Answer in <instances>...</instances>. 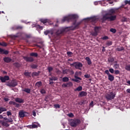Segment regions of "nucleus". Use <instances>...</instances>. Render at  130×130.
<instances>
[{
  "mask_svg": "<svg viewBox=\"0 0 130 130\" xmlns=\"http://www.w3.org/2000/svg\"><path fill=\"white\" fill-rule=\"evenodd\" d=\"M77 18L78 16L77 15H70L68 16L64 17L61 21L62 23L66 22V21H67V22H70V21H75L73 22V25H75V27H69V30H75V29L78 28L79 26H80V25L81 24V22H78L77 23V20H76V19H77Z\"/></svg>",
  "mask_w": 130,
  "mask_h": 130,
  "instance_id": "1",
  "label": "nucleus"
},
{
  "mask_svg": "<svg viewBox=\"0 0 130 130\" xmlns=\"http://www.w3.org/2000/svg\"><path fill=\"white\" fill-rule=\"evenodd\" d=\"M116 19V16L115 15H111L109 13H107L103 15L102 20L103 22L107 21V20H109V21H114Z\"/></svg>",
  "mask_w": 130,
  "mask_h": 130,
  "instance_id": "2",
  "label": "nucleus"
},
{
  "mask_svg": "<svg viewBox=\"0 0 130 130\" xmlns=\"http://www.w3.org/2000/svg\"><path fill=\"white\" fill-rule=\"evenodd\" d=\"M81 123V120L79 119H71L70 121V125L73 127H76Z\"/></svg>",
  "mask_w": 130,
  "mask_h": 130,
  "instance_id": "3",
  "label": "nucleus"
},
{
  "mask_svg": "<svg viewBox=\"0 0 130 130\" xmlns=\"http://www.w3.org/2000/svg\"><path fill=\"white\" fill-rule=\"evenodd\" d=\"M71 67H74L76 70H82V68H83V64L82 63L77 61L74 62L73 63L70 64Z\"/></svg>",
  "mask_w": 130,
  "mask_h": 130,
  "instance_id": "4",
  "label": "nucleus"
},
{
  "mask_svg": "<svg viewBox=\"0 0 130 130\" xmlns=\"http://www.w3.org/2000/svg\"><path fill=\"white\" fill-rule=\"evenodd\" d=\"M105 97L108 101L112 100L114 99L115 94L113 92H111L109 93H107L105 95Z\"/></svg>",
  "mask_w": 130,
  "mask_h": 130,
  "instance_id": "5",
  "label": "nucleus"
},
{
  "mask_svg": "<svg viewBox=\"0 0 130 130\" xmlns=\"http://www.w3.org/2000/svg\"><path fill=\"white\" fill-rule=\"evenodd\" d=\"M69 30V27L66 28H62V29L58 30L56 34L57 36H59V35H60V34H62L64 33V32H67V31Z\"/></svg>",
  "mask_w": 130,
  "mask_h": 130,
  "instance_id": "6",
  "label": "nucleus"
},
{
  "mask_svg": "<svg viewBox=\"0 0 130 130\" xmlns=\"http://www.w3.org/2000/svg\"><path fill=\"white\" fill-rule=\"evenodd\" d=\"M23 58L24 59V60L25 61H27V62H33V61L34 60V58L32 57H28V56H23Z\"/></svg>",
  "mask_w": 130,
  "mask_h": 130,
  "instance_id": "7",
  "label": "nucleus"
},
{
  "mask_svg": "<svg viewBox=\"0 0 130 130\" xmlns=\"http://www.w3.org/2000/svg\"><path fill=\"white\" fill-rule=\"evenodd\" d=\"M10 80V77L9 76H5L4 77H0V80L2 83H6V81Z\"/></svg>",
  "mask_w": 130,
  "mask_h": 130,
  "instance_id": "8",
  "label": "nucleus"
},
{
  "mask_svg": "<svg viewBox=\"0 0 130 130\" xmlns=\"http://www.w3.org/2000/svg\"><path fill=\"white\" fill-rule=\"evenodd\" d=\"M19 115L20 117H25L26 116H28L29 115V113L24 111H20L19 112Z\"/></svg>",
  "mask_w": 130,
  "mask_h": 130,
  "instance_id": "9",
  "label": "nucleus"
},
{
  "mask_svg": "<svg viewBox=\"0 0 130 130\" xmlns=\"http://www.w3.org/2000/svg\"><path fill=\"white\" fill-rule=\"evenodd\" d=\"M18 85V83L16 81H12L7 84L8 87H16Z\"/></svg>",
  "mask_w": 130,
  "mask_h": 130,
  "instance_id": "10",
  "label": "nucleus"
},
{
  "mask_svg": "<svg viewBox=\"0 0 130 130\" xmlns=\"http://www.w3.org/2000/svg\"><path fill=\"white\" fill-rule=\"evenodd\" d=\"M88 93L86 91H80L78 95V97H86Z\"/></svg>",
  "mask_w": 130,
  "mask_h": 130,
  "instance_id": "11",
  "label": "nucleus"
},
{
  "mask_svg": "<svg viewBox=\"0 0 130 130\" xmlns=\"http://www.w3.org/2000/svg\"><path fill=\"white\" fill-rule=\"evenodd\" d=\"M3 60L4 61H5V62H7V63H9V62H11V61H12V58H11V57H5L3 58Z\"/></svg>",
  "mask_w": 130,
  "mask_h": 130,
  "instance_id": "12",
  "label": "nucleus"
},
{
  "mask_svg": "<svg viewBox=\"0 0 130 130\" xmlns=\"http://www.w3.org/2000/svg\"><path fill=\"white\" fill-rule=\"evenodd\" d=\"M0 54H9V51L0 48Z\"/></svg>",
  "mask_w": 130,
  "mask_h": 130,
  "instance_id": "13",
  "label": "nucleus"
},
{
  "mask_svg": "<svg viewBox=\"0 0 130 130\" xmlns=\"http://www.w3.org/2000/svg\"><path fill=\"white\" fill-rule=\"evenodd\" d=\"M15 101L16 102H17V103H24V102H25L23 99H20L19 98L15 99Z\"/></svg>",
  "mask_w": 130,
  "mask_h": 130,
  "instance_id": "14",
  "label": "nucleus"
},
{
  "mask_svg": "<svg viewBox=\"0 0 130 130\" xmlns=\"http://www.w3.org/2000/svg\"><path fill=\"white\" fill-rule=\"evenodd\" d=\"M40 73H41L40 71H38V72H33L31 74V76L32 78H34V77H38Z\"/></svg>",
  "mask_w": 130,
  "mask_h": 130,
  "instance_id": "15",
  "label": "nucleus"
},
{
  "mask_svg": "<svg viewBox=\"0 0 130 130\" xmlns=\"http://www.w3.org/2000/svg\"><path fill=\"white\" fill-rule=\"evenodd\" d=\"M108 80L110 82H113V81H114V76H113V75L110 74L109 76H108Z\"/></svg>",
  "mask_w": 130,
  "mask_h": 130,
  "instance_id": "16",
  "label": "nucleus"
},
{
  "mask_svg": "<svg viewBox=\"0 0 130 130\" xmlns=\"http://www.w3.org/2000/svg\"><path fill=\"white\" fill-rule=\"evenodd\" d=\"M85 60L87 61V64H88V66H91V64H92V61H91V59H90V57H86Z\"/></svg>",
  "mask_w": 130,
  "mask_h": 130,
  "instance_id": "17",
  "label": "nucleus"
},
{
  "mask_svg": "<svg viewBox=\"0 0 130 130\" xmlns=\"http://www.w3.org/2000/svg\"><path fill=\"white\" fill-rule=\"evenodd\" d=\"M10 104H12V105H14L15 107H20V104H17V103L13 101H11L9 102Z\"/></svg>",
  "mask_w": 130,
  "mask_h": 130,
  "instance_id": "18",
  "label": "nucleus"
},
{
  "mask_svg": "<svg viewBox=\"0 0 130 130\" xmlns=\"http://www.w3.org/2000/svg\"><path fill=\"white\" fill-rule=\"evenodd\" d=\"M99 29H100V27H99V26H96L94 27V31L95 32L93 34L94 36H97V33L98 31H99Z\"/></svg>",
  "mask_w": 130,
  "mask_h": 130,
  "instance_id": "19",
  "label": "nucleus"
},
{
  "mask_svg": "<svg viewBox=\"0 0 130 130\" xmlns=\"http://www.w3.org/2000/svg\"><path fill=\"white\" fill-rule=\"evenodd\" d=\"M75 79H73V81H74V82H76V83H79V80H82V78H81L80 77H79L77 76H75Z\"/></svg>",
  "mask_w": 130,
  "mask_h": 130,
  "instance_id": "20",
  "label": "nucleus"
},
{
  "mask_svg": "<svg viewBox=\"0 0 130 130\" xmlns=\"http://www.w3.org/2000/svg\"><path fill=\"white\" fill-rule=\"evenodd\" d=\"M40 21L41 23H43V24H44V25H45L46 23H48V19H41Z\"/></svg>",
  "mask_w": 130,
  "mask_h": 130,
  "instance_id": "21",
  "label": "nucleus"
},
{
  "mask_svg": "<svg viewBox=\"0 0 130 130\" xmlns=\"http://www.w3.org/2000/svg\"><path fill=\"white\" fill-rule=\"evenodd\" d=\"M30 56H34V57H37L38 56V53L35 52H32L29 54Z\"/></svg>",
  "mask_w": 130,
  "mask_h": 130,
  "instance_id": "22",
  "label": "nucleus"
},
{
  "mask_svg": "<svg viewBox=\"0 0 130 130\" xmlns=\"http://www.w3.org/2000/svg\"><path fill=\"white\" fill-rule=\"evenodd\" d=\"M2 126H6V127H8L10 126V124L8 123V121H5L3 120V124L2 125Z\"/></svg>",
  "mask_w": 130,
  "mask_h": 130,
  "instance_id": "23",
  "label": "nucleus"
},
{
  "mask_svg": "<svg viewBox=\"0 0 130 130\" xmlns=\"http://www.w3.org/2000/svg\"><path fill=\"white\" fill-rule=\"evenodd\" d=\"M22 91L23 92H25L26 93H27L28 94H30V92H31V89H30V88H25Z\"/></svg>",
  "mask_w": 130,
  "mask_h": 130,
  "instance_id": "24",
  "label": "nucleus"
},
{
  "mask_svg": "<svg viewBox=\"0 0 130 130\" xmlns=\"http://www.w3.org/2000/svg\"><path fill=\"white\" fill-rule=\"evenodd\" d=\"M4 111H7V109L6 108L0 107V114L3 113Z\"/></svg>",
  "mask_w": 130,
  "mask_h": 130,
  "instance_id": "25",
  "label": "nucleus"
},
{
  "mask_svg": "<svg viewBox=\"0 0 130 130\" xmlns=\"http://www.w3.org/2000/svg\"><path fill=\"white\" fill-rule=\"evenodd\" d=\"M36 86L39 88L41 86H42V82L41 81H38L36 83Z\"/></svg>",
  "mask_w": 130,
  "mask_h": 130,
  "instance_id": "26",
  "label": "nucleus"
},
{
  "mask_svg": "<svg viewBox=\"0 0 130 130\" xmlns=\"http://www.w3.org/2000/svg\"><path fill=\"white\" fill-rule=\"evenodd\" d=\"M83 90V87L81 86H78L77 88L75 89V91H78V92H80V91H82Z\"/></svg>",
  "mask_w": 130,
  "mask_h": 130,
  "instance_id": "27",
  "label": "nucleus"
},
{
  "mask_svg": "<svg viewBox=\"0 0 130 130\" xmlns=\"http://www.w3.org/2000/svg\"><path fill=\"white\" fill-rule=\"evenodd\" d=\"M69 81H70V79H69L68 77H65L62 78V82L66 83L67 82H69Z\"/></svg>",
  "mask_w": 130,
  "mask_h": 130,
  "instance_id": "28",
  "label": "nucleus"
},
{
  "mask_svg": "<svg viewBox=\"0 0 130 130\" xmlns=\"http://www.w3.org/2000/svg\"><path fill=\"white\" fill-rule=\"evenodd\" d=\"M116 50L117 51H122V50H124V48L123 47H120L119 48H117Z\"/></svg>",
  "mask_w": 130,
  "mask_h": 130,
  "instance_id": "29",
  "label": "nucleus"
},
{
  "mask_svg": "<svg viewBox=\"0 0 130 130\" xmlns=\"http://www.w3.org/2000/svg\"><path fill=\"white\" fill-rule=\"evenodd\" d=\"M113 68L115 70L119 69V64H118V63H115L113 65Z\"/></svg>",
  "mask_w": 130,
  "mask_h": 130,
  "instance_id": "30",
  "label": "nucleus"
},
{
  "mask_svg": "<svg viewBox=\"0 0 130 130\" xmlns=\"http://www.w3.org/2000/svg\"><path fill=\"white\" fill-rule=\"evenodd\" d=\"M125 70L128 72H130V64H126L125 67Z\"/></svg>",
  "mask_w": 130,
  "mask_h": 130,
  "instance_id": "31",
  "label": "nucleus"
},
{
  "mask_svg": "<svg viewBox=\"0 0 130 130\" xmlns=\"http://www.w3.org/2000/svg\"><path fill=\"white\" fill-rule=\"evenodd\" d=\"M24 75L25 77H31V73L30 72H25L24 73Z\"/></svg>",
  "mask_w": 130,
  "mask_h": 130,
  "instance_id": "32",
  "label": "nucleus"
},
{
  "mask_svg": "<svg viewBox=\"0 0 130 130\" xmlns=\"http://www.w3.org/2000/svg\"><path fill=\"white\" fill-rule=\"evenodd\" d=\"M50 81H57V77H52L51 78H49Z\"/></svg>",
  "mask_w": 130,
  "mask_h": 130,
  "instance_id": "33",
  "label": "nucleus"
},
{
  "mask_svg": "<svg viewBox=\"0 0 130 130\" xmlns=\"http://www.w3.org/2000/svg\"><path fill=\"white\" fill-rule=\"evenodd\" d=\"M30 68H31V69H34V70H35L36 69H37V68H38V66L35 64H32L30 66Z\"/></svg>",
  "mask_w": 130,
  "mask_h": 130,
  "instance_id": "34",
  "label": "nucleus"
},
{
  "mask_svg": "<svg viewBox=\"0 0 130 130\" xmlns=\"http://www.w3.org/2000/svg\"><path fill=\"white\" fill-rule=\"evenodd\" d=\"M15 29L16 30H19V29L21 30V29H23V26L21 25L16 26H15Z\"/></svg>",
  "mask_w": 130,
  "mask_h": 130,
  "instance_id": "35",
  "label": "nucleus"
},
{
  "mask_svg": "<svg viewBox=\"0 0 130 130\" xmlns=\"http://www.w3.org/2000/svg\"><path fill=\"white\" fill-rule=\"evenodd\" d=\"M87 19L88 20H91L93 22H96V20H97V19H96L95 17L88 18Z\"/></svg>",
  "mask_w": 130,
  "mask_h": 130,
  "instance_id": "36",
  "label": "nucleus"
},
{
  "mask_svg": "<svg viewBox=\"0 0 130 130\" xmlns=\"http://www.w3.org/2000/svg\"><path fill=\"white\" fill-rule=\"evenodd\" d=\"M66 84L67 85V87H72L73 86V82H69Z\"/></svg>",
  "mask_w": 130,
  "mask_h": 130,
  "instance_id": "37",
  "label": "nucleus"
},
{
  "mask_svg": "<svg viewBox=\"0 0 130 130\" xmlns=\"http://www.w3.org/2000/svg\"><path fill=\"white\" fill-rule=\"evenodd\" d=\"M48 71L49 73L52 72L53 71V68H52L51 67H48Z\"/></svg>",
  "mask_w": 130,
  "mask_h": 130,
  "instance_id": "38",
  "label": "nucleus"
},
{
  "mask_svg": "<svg viewBox=\"0 0 130 130\" xmlns=\"http://www.w3.org/2000/svg\"><path fill=\"white\" fill-rule=\"evenodd\" d=\"M106 45H107V46H111V45H112V41H108L106 43Z\"/></svg>",
  "mask_w": 130,
  "mask_h": 130,
  "instance_id": "39",
  "label": "nucleus"
},
{
  "mask_svg": "<svg viewBox=\"0 0 130 130\" xmlns=\"http://www.w3.org/2000/svg\"><path fill=\"white\" fill-rule=\"evenodd\" d=\"M30 127L31 128H36L37 127H38V126L36 124H32L30 126Z\"/></svg>",
  "mask_w": 130,
  "mask_h": 130,
  "instance_id": "40",
  "label": "nucleus"
},
{
  "mask_svg": "<svg viewBox=\"0 0 130 130\" xmlns=\"http://www.w3.org/2000/svg\"><path fill=\"white\" fill-rule=\"evenodd\" d=\"M110 31L112 32V33H116V29L115 28H111Z\"/></svg>",
  "mask_w": 130,
  "mask_h": 130,
  "instance_id": "41",
  "label": "nucleus"
},
{
  "mask_svg": "<svg viewBox=\"0 0 130 130\" xmlns=\"http://www.w3.org/2000/svg\"><path fill=\"white\" fill-rule=\"evenodd\" d=\"M124 4L125 5H129L130 6V0L129 1H127V0H125L124 1Z\"/></svg>",
  "mask_w": 130,
  "mask_h": 130,
  "instance_id": "42",
  "label": "nucleus"
},
{
  "mask_svg": "<svg viewBox=\"0 0 130 130\" xmlns=\"http://www.w3.org/2000/svg\"><path fill=\"white\" fill-rule=\"evenodd\" d=\"M41 94H45L46 93V91L44 89H42L40 91Z\"/></svg>",
  "mask_w": 130,
  "mask_h": 130,
  "instance_id": "43",
  "label": "nucleus"
},
{
  "mask_svg": "<svg viewBox=\"0 0 130 130\" xmlns=\"http://www.w3.org/2000/svg\"><path fill=\"white\" fill-rule=\"evenodd\" d=\"M114 72L115 75H119L120 74V72L119 70H115Z\"/></svg>",
  "mask_w": 130,
  "mask_h": 130,
  "instance_id": "44",
  "label": "nucleus"
},
{
  "mask_svg": "<svg viewBox=\"0 0 130 130\" xmlns=\"http://www.w3.org/2000/svg\"><path fill=\"white\" fill-rule=\"evenodd\" d=\"M109 71L110 73H111V74L114 73V70H113V69H112V68H110Z\"/></svg>",
  "mask_w": 130,
  "mask_h": 130,
  "instance_id": "45",
  "label": "nucleus"
},
{
  "mask_svg": "<svg viewBox=\"0 0 130 130\" xmlns=\"http://www.w3.org/2000/svg\"><path fill=\"white\" fill-rule=\"evenodd\" d=\"M73 54V52H71V51H68V52H67V55L69 56H70V57H71V56H72L71 55Z\"/></svg>",
  "mask_w": 130,
  "mask_h": 130,
  "instance_id": "46",
  "label": "nucleus"
},
{
  "mask_svg": "<svg viewBox=\"0 0 130 130\" xmlns=\"http://www.w3.org/2000/svg\"><path fill=\"white\" fill-rule=\"evenodd\" d=\"M8 46V44H7V43H6V42H2V46H1L6 47V46Z\"/></svg>",
  "mask_w": 130,
  "mask_h": 130,
  "instance_id": "47",
  "label": "nucleus"
},
{
  "mask_svg": "<svg viewBox=\"0 0 130 130\" xmlns=\"http://www.w3.org/2000/svg\"><path fill=\"white\" fill-rule=\"evenodd\" d=\"M102 39H103V40H107L109 39V38H108V37H107V36H105V37H103L102 38Z\"/></svg>",
  "mask_w": 130,
  "mask_h": 130,
  "instance_id": "48",
  "label": "nucleus"
},
{
  "mask_svg": "<svg viewBox=\"0 0 130 130\" xmlns=\"http://www.w3.org/2000/svg\"><path fill=\"white\" fill-rule=\"evenodd\" d=\"M68 116L69 117H74V114H73V113H71L70 114H69L68 115Z\"/></svg>",
  "mask_w": 130,
  "mask_h": 130,
  "instance_id": "49",
  "label": "nucleus"
},
{
  "mask_svg": "<svg viewBox=\"0 0 130 130\" xmlns=\"http://www.w3.org/2000/svg\"><path fill=\"white\" fill-rule=\"evenodd\" d=\"M109 61H110V62H113V61H114V58H110L109 59Z\"/></svg>",
  "mask_w": 130,
  "mask_h": 130,
  "instance_id": "50",
  "label": "nucleus"
},
{
  "mask_svg": "<svg viewBox=\"0 0 130 130\" xmlns=\"http://www.w3.org/2000/svg\"><path fill=\"white\" fill-rule=\"evenodd\" d=\"M55 108H60V106L59 104L54 105Z\"/></svg>",
  "mask_w": 130,
  "mask_h": 130,
  "instance_id": "51",
  "label": "nucleus"
},
{
  "mask_svg": "<svg viewBox=\"0 0 130 130\" xmlns=\"http://www.w3.org/2000/svg\"><path fill=\"white\" fill-rule=\"evenodd\" d=\"M84 77H85V78H86V79H89V78H90V75H89V74H85V75H84Z\"/></svg>",
  "mask_w": 130,
  "mask_h": 130,
  "instance_id": "52",
  "label": "nucleus"
},
{
  "mask_svg": "<svg viewBox=\"0 0 130 130\" xmlns=\"http://www.w3.org/2000/svg\"><path fill=\"white\" fill-rule=\"evenodd\" d=\"M50 31L49 30H46L44 31V34L45 35H48V34H49Z\"/></svg>",
  "mask_w": 130,
  "mask_h": 130,
  "instance_id": "53",
  "label": "nucleus"
},
{
  "mask_svg": "<svg viewBox=\"0 0 130 130\" xmlns=\"http://www.w3.org/2000/svg\"><path fill=\"white\" fill-rule=\"evenodd\" d=\"M105 74H107V76H109L110 75V73H109V71L108 70H106L105 71Z\"/></svg>",
  "mask_w": 130,
  "mask_h": 130,
  "instance_id": "54",
  "label": "nucleus"
},
{
  "mask_svg": "<svg viewBox=\"0 0 130 130\" xmlns=\"http://www.w3.org/2000/svg\"><path fill=\"white\" fill-rule=\"evenodd\" d=\"M62 87L63 88H67V87H68V85L67 84V83H63L62 85Z\"/></svg>",
  "mask_w": 130,
  "mask_h": 130,
  "instance_id": "55",
  "label": "nucleus"
},
{
  "mask_svg": "<svg viewBox=\"0 0 130 130\" xmlns=\"http://www.w3.org/2000/svg\"><path fill=\"white\" fill-rule=\"evenodd\" d=\"M3 123L4 120H0V127H2V125L3 126Z\"/></svg>",
  "mask_w": 130,
  "mask_h": 130,
  "instance_id": "56",
  "label": "nucleus"
},
{
  "mask_svg": "<svg viewBox=\"0 0 130 130\" xmlns=\"http://www.w3.org/2000/svg\"><path fill=\"white\" fill-rule=\"evenodd\" d=\"M7 115H8V116H10V115H12V113L10 111H7Z\"/></svg>",
  "mask_w": 130,
  "mask_h": 130,
  "instance_id": "57",
  "label": "nucleus"
},
{
  "mask_svg": "<svg viewBox=\"0 0 130 130\" xmlns=\"http://www.w3.org/2000/svg\"><path fill=\"white\" fill-rule=\"evenodd\" d=\"M56 73H57L58 75H60V74H61V71H60V70H57V71H56Z\"/></svg>",
  "mask_w": 130,
  "mask_h": 130,
  "instance_id": "58",
  "label": "nucleus"
},
{
  "mask_svg": "<svg viewBox=\"0 0 130 130\" xmlns=\"http://www.w3.org/2000/svg\"><path fill=\"white\" fill-rule=\"evenodd\" d=\"M110 13H111V14H114V13H115V11L113 9H111L110 10Z\"/></svg>",
  "mask_w": 130,
  "mask_h": 130,
  "instance_id": "59",
  "label": "nucleus"
},
{
  "mask_svg": "<svg viewBox=\"0 0 130 130\" xmlns=\"http://www.w3.org/2000/svg\"><path fill=\"white\" fill-rule=\"evenodd\" d=\"M126 92L128 94H130V88H127L126 90Z\"/></svg>",
  "mask_w": 130,
  "mask_h": 130,
  "instance_id": "60",
  "label": "nucleus"
},
{
  "mask_svg": "<svg viewBox=\"0 0 130 130\" xmlns=\"http://www.w3.org/2000/svg\"><path fill=\"white\" fill-rule=\"evenodd\" d=\"M93 104H94V102L93 101H91L89 104V106H93Z\"/></svg>",
  "mask_w": 130,
  "mask_h": 130,
  "instance_id": "61",
  "label": "nucleus"
},
{
  "mask_svg": "<svg viewBox=\"0 0 130 130\" xmlns=\"http://www.w3.org/2000/svg\"><path fill=\"white\" fill-rule=\"evenodd\" d=\"M63 75H67L68 74V73L67 72V71L63 70Z\"/></svg>",
  "mask_w": 130,
  "mask_h": 130,
  "instance_id": "62",
  "label": "nucleus"
},
{
  "mask_svg": "<svg viewBox=\"0 0 130 130\" xmlns=\"http://www.w3.org/2000/svg\"><path fill=\"white\" fill-rule=\"evenodd\" d=\"M52 84H53V81L49 80V85H52Z\"/></svg>",
  "mask_w": 130,
  "mask_h": 130,
  "instance_id": "63",
  "label": "nucleus"
},
{
  "mask_svg": "<svg viewBox=\"0 0 130 130\" xmlns=\"http://www.w3.org/2000/svg\"><path fill=\"white\" fill-rule=\"evenodd\" d=\"M4 100H5V101L8 102V101H9V99L7 98H6L4 99Z\"/></svg>",
  "mask_w": 130,
  "mask_h": 130,
  "instance_id": "64",
  "label": "nucleus"
}]
</instances>
